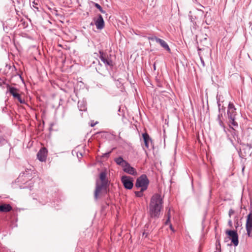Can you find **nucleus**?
<instances>
[{"mask_svg":"<svg viewBox=\"0 0 252 252\" xmlns=\"http://www.w3.org/2000/svg\"><path fill=\"white\" fill-rule=\"evenodd\" d=\"M229 126L231 130H230V132L231 133V134L233 135V137L235 139V136L237 137V134L236 133V131L235 129V128L233 127H232V125L229 124Z\"/></svg>","mask_w":252,"mask_h":252,"instance_id":"nucleus-22","label":"nucleus"},{"mask_svg":"<svg viewBox=\"0 0 252 252\" xmlns=\"http://www.w3.org/2000/svg\"><path fill=\"white\" fill-rule=\"evenodd\" d=\"M48 154L47 149L45 147L40 149L37 154V158L40 161H45Z\"/></svg>","mask_w":252,"mask_h":252,"instance_id":"nucleus-10","label":"nucleus"},{"mask_svg":"<svg viewBox=\"0 0 252 252\" xmlns=\"http://www.w3.org/2000/svg\"><path fill=\"white\" fill-rule=\"evenodd\" d=\"M220 96H221L220 95H217L216 98H217V103H220Z\"/></svg>","mask_w":252,"mask_h":252,"instance_id":"nucleus-31","label":"nucleus"},{"mask_svg":"<svg viewBox=\"0 0 252 252\" xmlns=\"http://www.w3.org/2000/svg\"><path fill=\"white\" fill-rule=\"evenodd\" d=\"M96 124H97V122H96L95 123H94V121H92L91 124H90V126H91L92 127H93Z\"/></svg>","mask_w":252,"mask_h":252,"instance_id":"nucleus-34","label":"nucleus"},{"mask_svg":"<svg viewBox=\"0 0 252 252\" xmlns=\"http://www.w3.org/2000/svg\"><path fill=\"white\" fill-rule=\"evenodd\" d=\"M163 197L159 193H155L151 197L149 205V215L150 218L158 219L163 209Z\"/></svg>","mask_w":252,"mask_h":252,"instance_id":"nucleus-1","label":"nucleus"},{"mask_svg":"<svg viewBox=\"0 0 252 252\" xmlns=\"http://www.w3.org/2000/svg\"><path fill=\"white\" fill-rule=\"evenodd\" d=\"M247 234L250 237H252V213L250 212L247 217L246 224Z\"/></svg>","mask_w":252,"mask_h":252,"instance_id":"nucleus-9","label":"nucleus"},{"mask_svg":"<svg viewBox=\"0 0 252 252\" xmlns=\"http://www.w3.org/2000/svg\"><path fill=\"white\" fill-rule=\"evenodd\" d=\"M244 169H245V167L244 166L242 168V171H243L244 170Z\"/></svg>","mask_w":252,"mask_h":252,"instance_id":"nucleus-47","label":"nucleus"},{"mask_svg":"<svg viewBox=\"0 0 252 252\" xmlns=\"http://www.w3.org/2000/svg\"><path fill=\"white\" fill-rule=\"evenodd\" d=\"M218 122H219V124L220 126L221 127H223V128L224 129V131H225V127L222 121V120H220V121H219Z\"/></svg>","mask_w":252,"mask_h":252,"instance_id":"nucleus-25","label":"nucleus"},{"mask_svg":"<svg viewBox=\"0 0 252 252\" xmlns=\"http://www.w3.org/2000/svg\"><path fill=\"white\" fill-rule=\"evenodd\" d=\"M92 3L93 4V5L96 8H97L99 10V11L100 12H101L102 13H105V11L103 10L102 7L98 3H95L93 1H92Z\"/></svg>","mask_w":252,"mask_h":252,"instance_id":"nucleus-19","label":"nucleus"},{"mask_svg":"<svg viewBox=\"0 0 252 252\" xmlns=\"http://www.w3.org/2000/svg\"><path fill=\"white\" fill-rule=\"evenodd\" d=\"M133 178L130 176L126 175L121 177V182L124 188L126 189H131L133 187Z\"/></svg>","mask_w":252,"mask_h":252,"instance_id":"nucleus-7","label":"nucleus"},{"mask_svg":"<svg viewBox=\"0 0 252 252\" xmlns=\"http://www.w3.org/2000/svg\"><path fill=\"white\" fill-rule=\"evenodd\" d=\"M55 14L56 15H58V13H57L58 11H57V10H55Z\"/></svg>","mask_w":252,"mask_h":252,"instance_id":"nucleus-43","label":"nucleus"},{"mask_svg":"<svg viewBox=\"0 0 252 252\" xmlns=\"http://www.w3.org/2000/svg\"><path fill=\"white\" fill-rule=\"evenodd\" d=\"M143 236H145V237H147L148 236V233H146L145 232H144L143 233Z\"/></svg>","mask_w":252,"mask_h":252,"instance_id":"nucleus-41","label":"nucleus"},{"mask_svg":"<svg viewBox=\"0 0 252 252\" xmlns=\"http://www.w3.org/2000/svg\"><path fill=\"white\" fill-rule=\"evenodd\" d=\"M77 157H78V158H81L82 157V154H81V153H80V154H79V155H78V154L77 153Z\"/></svg>","mask_w":252,"mask_h":252,"instance_id":"nucleus-39","label":"nucleus"},{"mask_svg":"<svg viewBox=\"0 0 252 252\" xmlns=\"http://www.w3.org/2000/svg\"><path fill=\"white\" fill-rule=\"evenodd\" d=\"M154 69L155 70L156 69V65H155V64H154Z\"/></svg>","mask_w":252,"mask_h":252,"instance_id":"nucleus-45","label":"nucleus"},{"mask_svg":"<svg viewBox=\"0 0 252 252\" xmlns=\"http://www.w3.org/2000/svg\"><path fill=\"white\" fill-rule=\"evenodd\" d=\"M243 151L245 154L244 156H251V154L252 153V146L249 144H247L245 147L243 148Z\"/></svg>","mask_w":252,"mask_h":252,"instance_id":"nucleus-15","label":"nucleus"},{"mask_svg":"<svg viewBox=\"0 0 252 252\" xmlns=\"http://www.w3.org/2000/svg\"><path fill=\"white\" fill-rule=\"evenodd\" d=\"M123 170L125 172L133 176H135L137 174L136 170L133 167H131L128 162L126 163V164L124 165Z\"/></svg>","mask_w":252,"mask_h":252,"instance_id":"nucleus-11","label":"nucleus"},{"mask_svg":"<svg viewBox=\"0 0 252 252\" xmlns=\"http://www.w3.org/2000/svg\"><path fill=\"white\" fill-rule=\"evenodd\" d=\"M99 179L101 183L100 184L97 181L96 183L95 189L94 191V199L95 200H97L100 198L103 193H107L109 191L108 188L109 182L107 179L105 171H102L100 173Z\"/></svg>","mask_w":252,"mask_h":252,"instance_id":"nucleus-2","label":"nucleus"},{"mask_svg":"<svg viewBox=\"0 0 252 252\" xmlns=\"http://www.w3.org/2000/svg\"><path fill=\"white\" fill-rule=\"evenodd\" d=\"M227 113L229 124L233 126L234 127H237L238 126V123L235 121L237 113L236 112V109L233 103L229 102Z\"/></svg>","mask_w":252,"mask_h":252,"instance_id":"nucleus-3","label":"nucleus"},{"mask_svg":"<svg viewBox=\"0 0 252 252\" xmlns=\"http://www.w3.org/2000/svg\"><path fill=\"white\" fill-rule=\"evenodd\" d=\"M12 210V206L9 204H2L0 205V213H7Z\"/></svg>","mask_w":252,"mask_h":252,"instance_id":"nucleus-14","label":"nucleus"},{"mask_svg":"<svg viewBox=\"0 0 252 252\" xmlns=\"http://www.w3.org/2000/svg\"><path fill=\"white\" fill-rule=\"evenodd\" d=\"M235 212L232 209H230L228 212L229 217L230 218L232 215L234 214Z\"/></svg>","mask_w":252,"mask_h":252,"instance_id":"nucleus-26","label":"nucleus"},{"mask_svg":"<svg viewBox=\"0 0 252 252\" xmlns=\"http://www.w3.org/2000/svg\"><path fill=\"white\" fill-rule=\"evenodd\" d=\"M221 117H222V114L220 113V114L218 115L217 121H219L221 120Z\"/></svg>","mask_w":252,"mask_h":252,"instance_id":"nucleus-30","label":"nucleus"},{"mask_svg":"<svg viewBox=\"0 0 252 252\" xmlns=\"http://www.w3.org/2000/svg\"><path fill=\"white\" fill-rule=\"evenodd\" d=\"M201 62L202 65L203 66H205V63H204V61L202 59H201Z\"/></svg>","mask_w":252,"mask_h":252,"instance_id":"nucleus-42","label":"nucleus"},{"mask_svg":"<svg viewBox=\"0 0 252 252\" xmlns=\"http://www.w3.org/2000/svg\"><path fill=\"white\" fill-rule=\"evenodd\" d=\"M202 38H203L204 40H207V36H208L207 35V34H204H204H202Z\"/></svg>","mask_w":252,"mask_h":252,"instance_id":"nucleus-35","label":"nucleus"},{"mask_svg":"<svg viewBox=\"0 0 252 252\" xmlns=\"http://www.w3.org/2000/svg\"><path fill=\"white\" fill-rule=\"evenodd\" d=\"M33 4H37V3H35V1H33Z\"/></svg>","mask_w":252,"mask_h":252,"instance_id":"nucleus-46","label":"nucleus"},{"mask_svg":"<svg viewBox=\"0 0 252 252\" xmlns=\"http://www.w3.org/2000/svg\"><path fill=\"white\" fill-rule=\"evenodd\" d=\"M100 133V132H97V133H96V134H99V133Z\"/></svg>","mask_w":252,"mask_h":252,"instance_id":"nucleus-48","label":"nucleus"},{"mask_svg":"<svg viewBox=\"0 0 252 252\" xmlns=\"http://www.w3.org/2000/svg\"><path fill=\"white\" fill-rule=\"evenodd\" d=\"M155 81L156 82V85L158 87H162V82L161 81V79L159 77H156L155 79Z\"/></svg>","mask_w":252,"mask_h":252,"instance_id":"nucleus-20","label":"nucleus"},{"mask_svg":"<svg viewBox=\"0 0 252 252\" xmlns=\"http://www.w3.org/2000/svg\"><path fill=\"white\" fill-rule=\"evenodd\" d=\"M228 225L229 227H232V222L231 220L229 219L228 221Z\"/></svg>","mask_w":252,"mask_h":252,"instance_id":"nucleus-32","label":"nucleus"},{"mask_svg":"<svg viewBox=\"0 0 252 252\" xmlns=\"http://www.w3.org/2000/svg\"><path fill=\"white\" fill-rule=\"evenodd\" d=\"M95 25L97 29L101 30L104 27V21L101 15L99 14L96 21Z\"/></svg>","mask_w":252,"mask_h":252,"instance_id":"nucleus-12","label":"nucleus"},{"mask_svg":"<svg viewBox=\"0 0 252 252\" xmlns=\"http://www.w3.org/2000/svg\"><path fill=\"white\" fill-rule=\"evenodd\" d=\"M157 43H159L163 48L168 51L169 52H170V48L169 47L168 45L164 40L160 38H159L157 40Z\"/></svg>","mask_w":252,"mask_h":252,"instance_id":"nucleus-16","label":"nucleus"},{"mask_svg":"<svg viewBox=\"0 0 252 252\" xmlns=\"http://www.w3.org/2000/svg\"><path fill=\"white\" fill-rule=\"evenodd\" d=\"M142 137L144 140L145 146L147 149H149L150 147V143H152L151 138L147 132H145L142 134Z\"/></svg>","mask_w":252,"mask_h":252,"instance_id":"nucleus-13","label":"nucleus"},{"mask_svg":"<svg viewBox=\"0 0 252 252\" xmlns=\"http://www.w3.org/2000/svg\"><path fill=\"white\" fill-rule=\"evenodd\" d=\"M77 157H78V158H81L82 157V154H81V153H80V154H79V155H78V154L77 153Z\"/></svg>","mask_w":252,"mask_h":252,"instance_id":"nucleus-40","label":"nucleus"},{"mask_svg":"<svg viewBox=\"0 0 252 252\" xmlns=\"http://www.w3.org/2000/svg\"><path fill=\"white\" fill-rule=\"evenodd\" d=\"M77 252H84V251L83 249H82L81 248L77 249Z\"/></svg>","mask_w":252,"mask_h":252,"instance_id":"nucleus-36","label":"nucleus"},{"mask_svg":"<svg viewBox=\"0 0 252 252\" xmlns=\"http://www.w3.org/2000/svg\"><path fill=\"white\" fill-rule=\"evenodd\" d=\"M147 38L149 40H153V41L156 40L157 42V40L159 39V38L157 37L156 36H149Z\"/></svg>","mask_w":252,"mask_h":252,"instance_id":"nucleus-24","label":"nucleus"},{"mask_svg":"<svg viewBox=\"0 0 252 252\" xmlns=\"http://www.w3.org/2000/svg\"><path fill=\"white\" fill-rule=\"evenodd\" d=\"M6 86L8 91L14 98L17 99L21 104L26 103L25 99H22L21 94L18 93L19 91V89L10 86L8 84H6Z\"/></svg>","mask_w":252,"mask_h":252,"instance_id":"nucleus-6","label":"nucleus"},{"mask_svg":"<svg viewBox=\"0 0 252 252\" xmlns=\"http://www.w3.org/2000/svg\"><path fill=\"white\" fill-rule=\"evenodd\" d=\"M238 226H239L238 221H237L235 224V228L237 229L238 228Z\"/></svg>","mask_w":252,"mask_h":252,"instance_id":"nucleus-37","label":"nucleus"},{"mask_svg":"<svg viewBox=\"0 0 252 252\" xmlns=\"http://www.w3.org/2000/svg\"><path fill=\"white\" fill-rule=\"evenodd\" d=\"M217 104H218V106L219 111L220 113V110H221V107H220L221 104L220 103H217ZM221 109H223V110H224L225 108L223 107V106H222Z\"/></svg>","mask_w":252,"mask_h":252,"instance_id":"nucleus-29","label":"nucleus"},{"mask_svg":"<svg viewBox=\"0 0 252 252\" xmlns=\"http://www.w3.org/2000/svg\"><path fill=\"white\" fill-rule=\"evenodd\" d=\"M226 234L228 236L231 243L234 246H238L239 244L238 235L236 230H226L225 231Z\"/></svg>","mask_w":252,"mask_h":252,"instance_id":"nucleus-8","label":"nucleus"},{"mask_svg":"<svg viewBox=\"0 0 252 252\" xmlns=\"http://www.w3.org/2000/svg\"><path fill=\"white\" fill-rule=\"evenodd\" d=\"M146 190L145 189H141L140 191H134V194L137 197H141L143 196V192Z\"/></svg>","mask_w":252,"mask_h":252,"instance_id":"nucleus-18","label":"nucleus"},{"mask_svg":"<svg viewBox=\"0 0 252 252\" xmlns=\"http://www.w3.org/2000/svg\"><path fill=\"white\" fill-rule=\"evenodd\" d=\"M33 6L36 9L38 10V8L36 6H34V5H33Z\"/></svg>","mask_w":252,"mask_h":252,"instance_id":"nucleus-44","label":"nucleus"},{"mask_svg":"<svg viewBox=\"0 0 252 252\" xmlns=\"http://www.w3.org/2000/svg\"><path fill=\"white\" fill-rule=\"evenodd\" d=\"M149 183L150 181L147 175L146 174H142L137 178L135 186L137 188H140L146 190L148 189Z\"/></svg>","mask_w":252,"mask_h":252,"instance_id":"nucleus-5","label":"nucleus"},{"mask_svg":"<svg viewBox=\"0 0 252 252\" xmlns=\"http://www.w3.org/2000/svg\"><path fill=\"white\" fill-rule=\"evenodd\" d=\"M170 210L168 212V219L167 220H166V221H165V224H167L169 222H170Z\"/></svg>","mask_w":252,"mask_h":252,"instance_id":"nucleus-28","label":"nucleus"},{"mask_svg":"<svg viewBox=\"0 0 252 252\" xmlns=\"http://www.w3.org/2000/svg\"><path fill=\"white\" fill-rule=\"evenodd\" d=\"M114 160L118 165H119L123 167H124V165L126 164V163L127 162L126 161L124 160L123 158L121 157L116 158Z\"/></svg>","mask_w":252,"mask_h":252,"instance_id":"nucleus-17","label":"nucleus"},{"mask_svg":"<svg viewBox=\"0 0 252 252\" xmlns=\"http://www.w3.org/2000/svg\"><path fill=\"white\" fill-rule=\"evenodd\" d=\"M99 58L101 61L104 63L106 66H109L110 68L112 67L114 65V63L111 59V55H108L106 52L103 50H100L99 51Z\"/></svg>","mask_w":252,"mask_h":252,"instance_id":"nucleus-4","label":"nucleus"},{"mask_svg":"<svg viewBox=\"0 0 252 252\" xmlns=\"http://www.w3.org/2000/svg\"><path fill=\"white\" fill-rule=\"evenodd\" d=\"M170 228L172 231H173V227L171 223H170Z\"/></svg>","mask_w":252,"mask_h":252,"instance_id":"nucleus-38","label":"nucleus"},{"mask_svg":"<svg viewBox=\"0 0 252 252\" xmlns=\"http://www.w3.org/2000/svg\"><path fill=\"white\" fill-rule=\"evenodd\" d=\"M219 248H218V246H217V245L216 246L217 249L219 250L218 252H221L220 245V244L219 242Z\"/></svg>","mask_w":252,"mask_h":252,"instance_id":"nucleus-33","label":"nucleus"},{"mask_svg":"<svg viewBox=\"0 0 252 252\" xmlns=\"http://www.w3.org/2000/svg\"><path fill=\"white\" fill-rule=\"evenodd\" d=\"M102 65L101 63H100L99 62H98V64L97 67H96V70L98 73H99L100 74H103V71L102 70Z\"/></svg>","mask_w":252,"mask_h":252,"instance_id":"nucleus-21","label":"nucleus"},{"mask_svg":"<svg viewBox=\"0 0 252 252\" xmlns=\"http://www.w3.org/2000/svg\"><path fill=\"white\" fill-rule=\"evenodd\" d=\"M5 142V139L2 136L0 135V144H2Z\"/></svg>","mask_w":252,"mask_h":252,"instance_id":"nucleus-27","label":"nucleus"},{"mask_svg":"<svg viewBox=\"0 0 252 252\" xmlns=\"http://www.w3.org/2000/svg\"><path fill=\"white\" fill-rule=\"evenodd\" d=\"M112 151V150H111L110 152H108L107 153L103 154L101 156V158H108L110 157V154L111 153Z\"/></svg>","mask_w":252,"mask_h":252,"instance_id":"nucleus-23","label":"nucleus"}]
</instances>
